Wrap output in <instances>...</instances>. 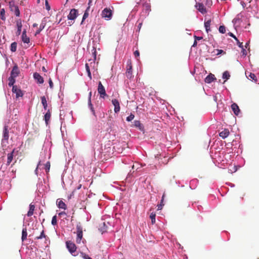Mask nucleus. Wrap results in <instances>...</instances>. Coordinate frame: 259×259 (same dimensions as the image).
Returning a JSON list of instances; mask_svg holds the SVG:
<instances>
[{
    "instance_id": "14",
    "label": "nucleus",
    "mask_w": 259,
    "mask_h": 259,
    "mask_svg": "<svg viewBox=\"0 0 259 259\" xmlns=\"http://www.w3.org/2000/svg\"><path fill=\"white\" fill-rule=\"evenodd\" d=\"M12 92L16 94V98H18L19 97H22L23 96V93L21 90L18 89L17 86L14 85L12 88Z\"/></svg>"
},
{
    "instance_id": "25",
    "label": "nucleus",
    "mask_w": 259,
    "mask_h": 259,
    "mask_svg": "<svg viewBox=\"0 0 259 259\" xmlns=\"http://www.w3.org/2000/svg\"><path fill=\"white\" fill-rule=\"evenodd\" d=\"M40 98H41V103L42 104V106L44 107V108L45 110H47L48 104H47V100H46V98L45 96L41 97Z\"/></svg>"
},
{
    "instance_id": "40",
    "label": "nucleus",
    "mask_w": 259,
    "mask_h": 259,
    "mask_svg": "<svg viewBox=\"0 0 259 259\" xmlns=\"http://www.w3.org/2000/svg\"><path fill=\"white\" fill-rule=\"evenodd\" d=\"M219 30L220 33L224 34L226 32V27L224 25L220 26Z\"/></svg>"
},
{
    "instance_id": "22",
    "label": "nucleus",
    "mask_w": 259,
    "mask_h": 259,
    "mask_svg": "<svg viewBox=\"0 0 259 259\" xmlns=\"http://www.w3.org/2000/svg\"><path fill=\"white\" fill-rule=\"evenodd\" d=\"M134 123L135 127H138L141 131H144V126L139 120H135Z\"/></svg>"
},
{
    "instance_id": "19",
    "label": "nucleus",
    "mask_w": 259,
    "mask_h": 259,
    "mask_svg": "<svg viewBox=\"0 0 259 259\" xmlns=\"http://www.w3.org/2000/svg\"><path fill=\"white\" fill-rule=\"evenodd\" d=\"M216 78L214 75L211 73L208 75L205 78V82L208 83H211L213 80H215Z\"/></svg>"
},
{
    "instance_id": "2",
    "label": "nucleus",
    "mask_w": 259,
    "mask_h": 259,
    "mask_svg": "<svg viewBox=\"0 0 259 259\" xmlns=\"http://www.w3.org/2000/svg\"><path fill=\"white\" fill-rule=\"evenodd\" d=\"M66 247L70 253L73 254L76 252L77 247L75 244L71 241L66 242Z\"/></svg>"
},
{
    "instance_id": "32",
    "label": "nucleus",
    "mask_w": 259,
    "mask_h": 259,
    "mask_svg": "<svg viewBox=\"0 0 259 259\" xmlns=\"http://www.w3.org/2000/svg\"><path fill=\"white\" fill-rule=\"evenodd\" d=\"M0 17L2 20L3 21L6 20V17H5V11L4 9H2L0 11Z\"/></svg>"
},
{
    "instance_id": "24",
    "label": "nucleus",
    "mask_w": 259,
    "mask_h": 259,
    "mask_svg": "<svg viewBox=\"0 0 259 259\" xmlns=\"http://www.w3.org/2000/svg\"><path fill=\"white\" fill-rule=\"evenodd\" d=\"M34 208H35L34 205H33L32 203H31L29 205V211H28L27 214L28 217H31V215H33V211L34 210Z\"/></svg>"
},
{
    "instance_id": "15",
    "label": "nucleus",
    "mask_w": 259,
    "mask_h": 259,
    "mask_svg": "<svg viewBox=\"0 0 259 259\" xmlns=\"http://www.w3.org/2000/svg\"><path fill=\"white\" fill-rule=\"evenodd\" d=\"M33 77L36 80L37 82L38 83H44V79L40 74L37 72H35L33 74Z\"/></svg>"
},
{
    "instance_id": "8",
    "label": "nucleus",
    "mask_w": 259,
    "mask_h": 259,
    "mask_svg": "<svg viewBox=\"0 0 259 259\" xmlns=\"http://www.w3.org/2000/svg\"><path fill=\"white\" fill-rule=\"evenodd\" d=\"M17 31L16 32V35L19 36L21 32V29L22 27V20L20 19H17L15 20Z\"/></svg>"
},
{
    "instance_id": "4",
    "label": "nucleus",
    "mask_w": 259,
    "mask_h": 259,
    "mask_svg": "<svg viewBox=\"0 0 259 259\" xmlns=\"http://www.w3.org/2000/svg\"><path fill=\"white\" fill-rule=\"evenodd\" d=\"M98 92L100 94V98H105V97L107 96L106 93L105 89L101 81H99L98 83Z\"/></svg>"
},
{
    "instance_id": "37",
    "label": "nucleus",
    "mask_w": 259,
    "mask_h": 259,
    "mask_svg": "<svg viewBox=\"0 0 259 259\" xmlns=\"http://www.w3.org/2000/svg\"><path fill=\"white\" fill-rule=\"evenodd\" d=\"M47 236L45 234L44 231L42 230L40 233V235L39 236H37L35 237V239L38 240L42 239V238H45L46 239Z\"/></svg>"
},
{
    "instance_id": "60",
    "label": "nucleus",
    "mask_w": 259,
    "mask_h": 259,
    "mask_svg": "<svg viewBox=\"0 0 259 259\" xmlns=\"http://www.w3.org/2000/svg\"><path fill=\"white\" fill-rule=\"evenodd\" d=\"M37 26V24H36V23H34V24H33V27H36Z\"/></svg>"
},
{
    "instance_id": "48",
    "label": "nucleus",
    "mask_w": 259,
    "mask_h": 259,
    "mask_svg": "<svg viewBox=\"0 0 259 259\" xmlns=\"http://www.w3.org/2000/svg\"><path fill=\"white\" fill-rule=\"evenodd\" d=\"M237 41V44L239 47L241 48V49H243V46L242 42H240L239 40L238 39V41Z\"/></svg>"
},
{
    "instance_id": "23",
    "label": "nucleus",
    "mask_w": 259,
    "mask_h": 259,
    "mask_svg": "<svg viewBox=\"0 0 259 259\" xmlns=\"http://www.w3.org/2000/svg\"><path fill=\"white\" fill-rule=\"evenodd\" d=\"M11 9L12 11H14L15 15L16 16L19 17L20 16V13L19 8L17 6L14 5L11 7Z\"/></svg>"
},
{
    "instance_id": "35",
    "label": "nucleus",
    "mask_w": 259,
    "mask_h": 259,
    "mask_svg": "<svg viewBox=\"0 0 259 259\" xmlns=\"http://www.w3.org/2000/svg\"><path fill=\"white\" fill-rule=\"evenodd\" d=\"M85 69L88 73V76H89L90 79H92L91 72L90 71V67H89V64L88 63L85 64Z\"/></svg>"
},
{
    "instance_id": "31",
    "label": "nucleus",
    "mask_w": 259,
    "mask_h": 259,
    "mask_svg": "<svg viewBox=\"0 0 259 259\" xmlns=\"http://www.w3.org/2000/svg\"><path fill=\"white\" fill-rule=\"evenodd\" d=\"M9 85L10 87H11V86H14V83L15 82V77H12V76H10L9 78Z\"/></svg>"
},
{
    "instance_id": "52",
    "label": "nucleus",
    "mask_w": 259,
    "mask_h": 259,
    "mask_svg": "<svg viewBox=\"0 0 259 259\" xmlns=\"http://www.w3.org/2000/svg\"><path fill=\"white\" fill-rule=\"evenodd\" d=\"M241 52L243 55L246 56L247 55V52L243 48V49H242Z\"/></svg>"
},
{
    "instance_id": "38",
    "label": "nucleus",
    "mask_w": 259,
    "mask_h": 259,
    "mask_svg": "<svg viewBox=\"0 0 259 259\" xmlns=\"http://www.w3.org/2000/svg\"><path fill=\"white\" fill-rule=\"evenodd\" d=\"M51 167V164L49 161H48L45 165V168L47 172H48L50 170Z\"/></svg>"
},
{
    "instance_id": "53",
    "label": "nucleus",
    "mask_w": 259,
    "mask_h": 259,
    "mask_svg": "<svg viewBox=\"0 0 259 259\" xmlns=\"http://www.w3.org/2000/svg\"><path fill=\"white\" fill-rule=\"evenodd\" d=\"M40 165V161H39L38 164H37V167L36 168L35 170V174L37 175V171H38V166Z\"/></svg>"
},
{
    "instance_id": "57",
    "label": "nucleus",
    "mask_w": 259,
    "mask_h": 259,
    "mask_svg": "<svg viewBox=\"0 0 259 259\" xmlns=\"http://www.w3.org/2000/svg\"><path fill=\"white\" fill-rule=\"evenodd\" d=\"M42 71L44 72H47V70H46V68L44 66L42 67Z\"/></svg>"
},
{
    "instance_id": "28",
    "label": "nucleus",
    "mask_w": 259,
    "mask_h": 259,
    "mask_svg": "<svg viewBox=\"0 0 259 259\" xmlns=\"http://www.w3.org/2000/svg\"><path fill=\"white\" fill-rule=\"evenodd\" d=\"M164 196L165 194L164 193L162 195V199L161 200L160 204H158L157 206L158 210L162 209L163 206H164V204L163 203Z\"/></svg>"
},
{
    "instance_id": "20",
    "label": "nucleus",
    "mask_w": 259,
    "mask_h": 259,
    "mask_svg": "<svg viewBox=\"0 0 259 259\" xmlns=\"http://www.w3.org/2000/svg\"><path fill=\"white\" fill-rule=\"evenodd\" d=\"M57 205L59 208H62L65 210L67 208L66 204L59 199L57 200Z\"/></svg>"
},
{
    "instance_id": "30",
    "label": "nucleus",
    "mask_w": 259,
    "mask_h": 259,
    "mask_svg": "<svg viewBox=\"0 0 259 259\" xmlns=\"http://www.w3.org/2000/svg\"><path fill=\"white\" fill-rule=\"evenodd\" d=\"M90 10V6H88L86 10L85 11L84 14L83 15L81 24L83 23V21L87 19L89 16V11Z\"/></svg>"
},
{
    "instance_id": "6",
    "label": "nucleus",
    "mask_w": 259,
    "mask_h": 259,
    "mask_svg": "<svg viewBox=\"0 0 259 259\" xmlns=\"http://www.w3.org/2000/svg\"><path fill=\"white\" fill-rule=\"evenodd\" d=\"M125 75L128 79H131L133 77L132 73V65L131 62L127 63Z\"/></svg>"
},
{
    "instance_id": "54",
    "label": "nucleus",
    "mask_w": 259,
    "mask_h": 259,
    "mask_svg": "<svg viewBox=\"0 0 259 259\" xmlns=\"http://www.w3.org/2000/svg\"><path fill=\"white\" fill-rule=\"evenodd\" d=\"M217 51L218 52L217 55H220L224 53V51L222 50H217Z\"/></svg>"
},
{
    "instance_id": "18",
    "label": "nucleus",
    "mask_w": 259,
    "mask_h": 259,
    "mask_svg": "<svg viewBox=\"0 0 259 259\" xmlns=\"http://www.w3.org/2000/svg\"><path fill=\"white\" fill-rule=\"evenodd\" d=\"M230 134V132L228 129L225 128L223 131L220 133V136L223 139L226 138L228 137Z\"/></svg>"
},
{
    "instance_id": "50",
    "label": "nucleus",
    "mask_w": 259,
    "mask_h": 259,
    "mask_svg": "<svg viewBox=\"0 0 259 259\" xmlns=\"http://www.w3.org/2000/svg\"><path fill=\"white\" fill-rule=\"evenodd\" d=\"M93 54L94 55V60H96V54H97V52H96V50L95 48H94L93 49Z\"/></svg>"
},
{
    "instance_id": "58",
    "label": "nucleus",
    "mask_w": 259,
    "mask_h": 259,
    "mask_svg": "<svg viewBox=\"0 0 259 259\" xmlns=\"http://www.w3.org/2000/svg\"><path fill=\"white\" fill-rule=\"evenodd\" d=\"M92 3V0H89V3H88L89 6L90 7V5Z\"/></svg>"
},
{
    "instance_id": "61",
    "label": "nucleus",
    "mask_w": 259,
    "mask_h": 259,
    "mask_svg": "<svg viewBox=\"0 0 259 259\" xmlns=\"http://www.w3.org/2000/svg\"><path fill=\"white\" fill-rule=\"evenodd\" d=\"M217 97H216V96L214 97V100L215 101H217Z\"/></svg>"
},
{
    "instance_id": "17",
    "label": "nucleus",
    "mask_w": 259,
    "mask_h": 259,
    "mask_svg": "<svg viewBox=\"0 0 259 259\" xmlns=\"http://www.w3.org/2000/svg\"><path fill=\"white\" fill-rule=\"evenodd\" d=\"M231 108L233 110L234 113L236 115H238L240 112V109L239 108V106L237 105L236 103H233L231 105Z\"/></svg>"
},
{
    "instance_id": "47",
    "label": "nucleus",
    "mask_w": 259,
    "mask_h": 259,
    "mask_svg": "<svg viewBox=\"0 0 259 259\" xmlns=\"http://www.w3.org/2000/svg\"><path fill=\"white\" fill-rule=\"evenodd\" d=\"M134 54L136 58H138L140 56V52H139V51L137 50L134 52Z\"/></svg>"
},
{
    "instance_id": "10",
    "label": "nucleus",
    "mask_w": 259,
    "mask_h": 259,
    "mask_svg": "<svg viewBox=\"0 0 259 259\" xmlns=\"http://www.w3.org/2000/svg\"><path fill=\"white\" fill-rule=\"evenodd\" d=\"M195 7L202 14H205L207 12L202 3H197L195 5Z\"/></svg>"
},
{
    "instance_id": "29",
    "label": "nucleus",
    "mask_w": 259,
    "mask_h": 259,
    "mask_svg": "<svg viewBox=\"0 0 259 259\" xmlns=\"http://www.w3.org/2000/svg\"><path fill=\"white\" fill-rule=\"evenodd\" d=\"M210 24L211 20H208L204 22V26L205 27V29L207 32H208V31L210 30Z\"/></svg>"
},
{
    "instance_id": "43",
    "label": "nucleus",
    "mask_w": 259,
    "mask_h": 259,
    "mask_svg": "<svg viewBox=\"0 0 259 259\" xmlns=\"http://www.w3.org/2000/svg\"><path fill=\"white\" fill-rule=\"evenodd\" d=\"M134 117L135 115L131 113V114L126 117V120L127 121H131L134 119Z\"/></svg>"
},
{
    "instance_id": "13",
    "label": "nucleus",
    "mask_w": 259,
    "mask_h": 259,
    "mask_svg": "<svg viewBox=\"0 0 259 259\" xmlns=\"http://www.w3.org/2000/svg\"><path fill=\"white\" fill-rule=\"evenodd\" d=\"M19 73H20V71H19V68L18 67V66L17 65H15L13 67V69L11 72L10 76L16 78L17 76H18Z\"/></svg>"
},
{
    "instance_id": "36",
    "label": "nucleus",
    "mask_w": 259,
    "mask_h": 259,
    "mask_svg": "<svg viewBox=\"0 0 259 259\" xmlns=\"http://www.w3.org/2000/svg\"><path fill=\"white\" fill-rule=\"evenodd\" d=\"M230 77V75L229 72L228 71H225L223 74V78L224 79H226V80L228 79Z\"/></svg>"
},
{
    "instance_id": "3",
    "label": "nucleus",
    "mask_w": 259,
    "mask_h": 259,
    "mask_svg": "<svg viewBox=\"0 0 259 259\" xmlns=\"http://www.w3.org/2000/svg\"><path fill=\"white\" fill-rule=\"evenodd\" d=\"M76 234L77 237L76 239V242L77 243H80L81 240L82 238V228L80 225H77L76 227Z\"/></svg>"
},
{
    "instance_id": "16",
    "label": "nucleus",
    "mask_w": 259,
    "mask_h": 259,
    "mask_svg": "<svg viewBox=\"0 0 259 259\" xmlns=\"http://www.w3.org/2000/svg\"><path fill=\"white\" fill-rule=\"evenodd\" d=\"M22 40L24 43H29L30 42V38L27 36L26 30L24 29L22 32Z\"/></svg>"
},
{
    "instance_id": "12",
    "label": "nucleus",
    "mask_w": 259,
    "mask_h": 259,
    "mask_svg": "<svg viewBox=\"0 0 259 259\" xmlns=\"http://www.w3.org/2000/svg\"><path fill=\"white\" fill-rule=\"evenodd\" d=\"M112 103L114 106V111L115 113H118L119 112L120 107L119 101L117 99H114L112 100Z\"/></svg>"
},
{
    "instance_id": "34",
    "label": "nucleus",
    "mask_w": 259,
    "mask_h": 259,
    "mask_svg": "<svg viewBox=\"0 0 259 259\" xmlns=\"http://www.w3.org/2000/svg\"><path fill=\"white\" fill-rule=\"evenodd\" d=\"M155 217H156L155 212H151L150 215V218L151 220V223L152 224H154L155 223Z\"/></svg>"
},
{
    "instance_id": "59",
    "label": "nucleus",
    "mask_w": 259,
    "mask_h": 259,
    "mask_svg": "<svg viewBox=\"0 0 259 259\" xmlns=\"http://www.w3.org/2000/svg\"><path fill=\"white\" fill-rule=\"evenodd\" d=\"M65 214V212H60V213H59V215H62V214Z\"/></svg>"
},
{
    "instance_id": "26",
    "label": "nucleus",
    "mask_w": 259,
    "mask_h": 259,
    "mask_svg": "<svg viewBox=\"0 0 259 259\" xmlns=\"http://www.w3.org/2000/svg\"><path fill=\"white\" fill-rule=\"evenodd\" d=\"M27 236V232L26 228H24L22 230V232L21 239H22V241H24V240H25L26 239Z\"/></svg>"
},
{
    "instance_id": "7",
    "label": "nucleus",
    "mask_w": 259,
    "mask_h": 259,
    "mask_svg": "<svg viewBox=\"0 0 259 259\" xmlns=\"http://www.w3.org/2000/svg\"><path fill=\"white\" fill-rule=\"evenodd\" d=\"M9 138V132L8 131V126L5 125L3 130V137L2 139V142H4L5 141L6 143H8V141Z\"/></svg>"
},
{
    "instance_id": "11",
    "label": "nucleus",
    "mask_w": 259,
    "mask_h": 259,
    "mask_svg": "<svg viewBox=\"0 0 259 259\" xmlns=\"http://www.w3.org/2000/svg\"><path fill=\"white\" fill-rule=\"evenodd\" d=\"M15 151V149H14L11 153L8 154L7 162L6 163L7 166L9 165L10 163L13 161Z\"/></svg>"
},
{
    "instance_id": "45",
    "label": "nucleus",
    "mask_w": 259,
    "mask_h": 259,
    "mask_svg": "<svg viewBox=\"0 0 259 259\" xmlns=\"http://www.w3.org/2000/svg\"><path fill=\"white\" fill-rule=\"evenodd\" d=\"M212 5L211 0H206L205 5L210 7Z\"/></svg>"
},
{
    "instance_id": "1",
    "label": "nucleus",
    "mask_w": 259,
    "mask_h": 259,
    "mask_svg": "<svg viewBox=\"0 0 259 259\" xmlns=\"http://www.w3.org/2000/svg\"><path fill=\"white\" fill-rule=\"evenodd\" d=\"M112 11L110 8H105L102 12V17L106 20H110L112 17Z\"/></svg>"
},
{
    "instance_id": "33",
    "label": "nucleus",
    "mask_w": 259,
    "mask_h": 259,
    "mask_svg": "<svg viewBox=\"0 0 259 259\" xmlns=\"http://www.w3.org/2000/svg\"><path fill=\"white\" fill-rule=\"evenodd\" d=\"M17 44L16 42H13L11 45V51L13 52H15L17 50Z\"/></svg>"
},
{
    "instance_id": "62",
    "label": "nucleus",
    "mask_w": 259,
    "mask_h": 259,
    "mask_svg": "<svg viewBox=\"0 0 259 259\" xmlns=\"http://www.w3.org/2000/svg\"><path fill=\"white\" fill-rule=\"evenodd\" d=\"M15 162H16V160L15 161L14 163L12 164V165H14Z\"/></svg>"
},
{
    "instance_id": "56",
    "label": "nucleus",
    "mask_w": 259,
    "mask_h": 259,
    "mask_svg": "<svg viewBox=\"0 0 259 259\" xmlns=\"http://www.w3.org/2000/svg\"><path fill=\"white\" fill-rule=\"evenodd\" d=\"M91 96H92V92H90L89 93V99L88 100H91Z\"/></svg>"
},
{
    "instance_id": "39",
    "label": "nucleus",
    "mask_w": 259,
    "mask_h": 259,
    "mask_svg": "<svg viewBox=\"0 0 259 259\" xmlns=\"http://www.w3.org/2000/svg\"><path fill=\"white\" fill-rule=\"evenodd\" d=\"M45 25L43 24H41L40 25L39 29L36 31L35 35H36L37 34H39L40 31L44 28Z\"/></svg>"
},
{
    "instance_id": "27",
    "label": "nucleus",
    "mask_w": 259,
    "mask_h": 259,
    "mask_svg": "<svg viewBox=\"0 0 259 259\" xmlns=\"http://www.w3.org/2000/svg\"><path fill=\"white\" fill-rule=\"evenodd\" d=\"M248 73H249V74H248V75H247L248 73L246 72L245 73L246 76L250 77V79L254 80L255 82H257V78L256 77V75L254 73H252L251 72H249Z\"/></svg>"
},
{
    "instance_id": "5",
    "label": "nucleus",
    "mask_w": 259,
    "mask_h": 259,
    "mask_svg": "<svg viewBox=\"0 0 259 259\" xmlns=\"http://www.w3.org/2000/svg\"><path fill=\"white\" fill-rule=\"evenodd\" d=\"M78 15V11L76 9H72L70 10L67 18L69 20H74L76 19Z\"/></svg>"
},
{
    "instance_id": "21",
    "label": "nucleus",
    "mask_w": 259,
    "mask_h": 259,
    "mask_svg": "<svg viewBox=\"0 0 259 259\" xmlns=\"http://www.w3.org/2000/svg\"><path fill=\"white\" fill-rule=\"evenodd\" d=\"M51 113L50 111V110H48L47 112L45 114L44 116V119L45 120V122L46 125H48L49 122L50 121V119L51 118Z\"/></svg>"
},
{
    "instance_id": "9",
    "label": "nucleus",
    "mask_w": 259,
    "mask_h": 259,
    "mask_svg": "<svg viewBox=\"0 0 259 259\" xmlns=\"http://www.w3.org/2000/svg\"><path fill=\"white\" fill-rule=\"evenodd\" d=\"M109 225V223L108 222H107V223H106L104 222H103L99 226V231L102 233L107 232Z\"/></svg>"
},
{
    "instance_id": "44",
    "label": "nucleus",
    "mask_w": 259,
    "mask_h": 259,
    "mask_svg": "<svg viewBox=\"0 0 259 259\" xmlns=\"http://www.w3.org/2000/svg\"><path fill=\"white\" fill-rule=\"evenodd\" d=\"M45 7H46V9L48 10V11H49L51 9V7L49 4V2L48 1V0H46L45 1Z\"/></svg>"
},
{
    "instance_id": "51",
    "label": "nucleus",
    "mask_w": 259,
    "mask_h": 259,
    "mask_svg": "<svg viewBox=\"0 0 259 259\" xmlns=\"http://www.w3.org/2000/svg\"><path fill=\"white\" fill-rule=\"evenodd\" d=\"M194 38H195V40H196V41L201 40L203 38L202 37H201V36H194Z\"/></svg>"
},
{
    "instance_id": "41",
    "label": "nucleus",
    "mask_w": 259,
    "mask_h": 259,
    "mask_svg": "<svg viewBox=\"0 0 259 259\" xmlns=\"http://www.w3.org/2000/svg\"><path fill=\"white\" fill-rule=\"evenodd\" d=\"M52 224L54 226L56 225L57 224V216L54 215L52 220Z\"/></svg>"
},
{
    "instance_id": "42",
    "label": "nucleus",
    "mask_w": 259,
    "mask_h": 259,
    "mask_svg": "<svg viewBox=\"0 0 259 259\" xmlns=\"http://www.w3.org/2000/svg\"><path fill=\"white\" fill-rule=\"evenodd\" d=\"M88 105L89 107L90 108V109L93 112V114H95V111L94 110L93 106L91 103V100H88Z\"/></svg>"
},
{
    "instance_id": "46",
    "label": "nucleus",
    "mask_w": 259,
    "mask_h": 259,
    "mask_svg": "<svg viewBox=\"0 0 259 259\" xmlns=\"http://www.w3.org/2000/svg\"><path fill=\"white\" fill-rule=\"evenodd\" d=\"M228 35H230V36L232 37L233 38H234V39L236 40V41H238V39L236 37V36L235 35H234L231 32H229L228 33Z\"/></svg>"
},
{
    "instance_id": "49",
    "label": "nucleus",
    "mask_w": 259,
    "mask_h": 259,
    "mask_svg": "<svg viewBox=\"0 0 259 259\" xmlns=\"http://www.w3.org/2000/svg\"><path fill=\"white\" fill-rule=\"evenodd\" d=\"M49 83L50 87L51 88H53V81H52L51 78L49 79Z\"/></svg>"
},
{
    "instance_id": "55",
    "label": "nucleus",
    "mask_w": 259,
    "mask_h": 259,
    "mask_svg": "<svg viewBox=\"0 0 259 259\" xmlns=\"http://www.w3.org/2000/svg\"><path fill=\"white\" fill-rule=\"evenodd\" d=\"M197 41H196V40H195V41H194V43H193V44L192 45V47H196L197 46Z\"/></svg>"
}]
</instances>
